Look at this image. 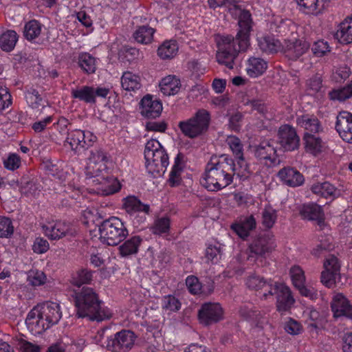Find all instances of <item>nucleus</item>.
Listing matches in <instances>:
<instances>
[{"instance_id":"8fccbe9b","label":"nucleus","mask_w":352,"mask_h":352,"mask_svg":"<svg viewBox=\"0 0 352 352\" xmlns=\"http://www.w3.org/2000/svg\"><path fill=\"white\" fill-rule=\"evenodd\" d=\"M292 21L288 19H283L282 17L275 16L270 22V30L281 35H285L288 31Z\"/></svg>"},{"instance_id":"13d9d810","label":"nucleus","mask_w":352,"mask_h":352,"mask_svg":"<svg viewBox=\"0 0 352 352\" xmlns=\"http://www.w3.org/2000/svg\"><path fill=\"white\" fill-rule=\"evenodd\" d=\"M14 232V226L10 219L0 216V238L10 237Z\"/></svg>"},{"instance_id":"f704fd0d","label":"nucleus","mask_w":352,"mask_h":352,"mask_svg":"<svg viewBox=\"0 0 352 352\" xmlns=\"http://www.w3.org/2000/svg\"><path fill=\"white\" fill-rule=\"evenodd\" d=\"M255 156L261 160H270L272 163H274L276 151L269 142H263L256 148Z\"/></svg>"},{"instance_id":"c85d7f7f","label":"nucleus","mask_w":352,"mask_h":352,"mask_svg":"<svg viewBox=\"0 0 352 352\" xmlns=\"http://www.w3.org/2000/svg\"><path fill=\"white\" fill-rule=\"evenodd\" d=\"M304 140L306 151L314 155L320 153L324 149V144L318 136L305 133Z\"/></svg>"},{"instance_id":"0eeeda50","label":"nucleus","mask_w":352,"mask_h":352,"mask_svg":"<svg viewBox=\"0 0 352 352\" xmlns=\"http://www.w3.org/2000/svg\"><path fill=\"white\" fill-rule=\"evenodd\" d=\"M100 239L108 245H117L129 234L124 222L118 217H112L102 222L99 226Z\"/></svg>"},{"instance_id":"58836bf2","label":"nucleus","mask_w":352,"mask_h":352,"mask_svg":"<svg viewBox=\"0 0 352 352\" xmlns=\"http://www.w3.org/2000/svg\"><path fill=\"white\" fill-rule=\"evenodd\" d=\"M311 191L325 198L334 197L337 193L336 188L328 182L316 183L311 186Z\"/></svg>"},{"instance_id":"69168bd1","label":"nucleus","mask_w":352,"mask_h":352,"mask_svg":"<svg viewBox=\"0 0 352 352\" xmlns=\"http://www.w3.org/2000/svg\"><path fill=\"white\" fill-rule=\"evenodd\" d=\"M164 147L162 146V144L159 142L158 140L156 139H151L148 140L146 145L144 148V158H147L149 153L150 155H152L153 153H156L157 152H159L160 151L164 150Z\"/></svg>"},{"instance_id":"603ef678","label":"nucleus","mask_w":352,"mask_h":352,"mask_svg":"<svg viewBox=\"0 0 352 352\" xmlns=\"http://www.w3.org/2000/svg\"><path fill=\"white\" fill-rule=\"evenodd\" d=\"M329 96L331 100L340 102L351 98L352 96V81L342 88L332 90L329 93Z\"/></svg>"},{"instance_id":"3c124183","label":"nucleus","mask_w":352,"mask_h":352,"mask_svg":"<svg viewBox=\"0 0 352 352\" xmlns=\"http://www.w3.org/2000/svg\"><path fill=\"white\" fill-rule=\"evenodd\" d=\"M107 161V153L101 148H94L90 150L89 155L87 158V162H90L91 165L106 164Z\"/></svg>"},{"instance_id":"393cba45","label":"nucleus","mask_w":352,"mask_h":352,"mask_svg":"<svg viewBox=\"0 0 352 352\" xmlns=\"http://www.w3.org/2000/svg\"><path fill=\"white\" fill-rule=\"evenodd\" d=\"M180 79L175 75H168L163 78L160 84V89L164 96L177 94L181 89Z\"/></svg>"},{"instance_id":"9b49d317","label":"nucleus","mask_w":352,"mask_h":352,"mask_svg":"<svg viewBox=\"0 0 352 352\" xmlns=\"http://www.w3.org/2000/svg\"><path fill=\"white\" fill-rule=\"evenodd\" d=\"M109 93L106 87H94L92 86H80L71 90L72 97L87 104L96 103V97L105 98Z\"/></svg>"},{"instance_id":"cd10ccee","label":"nucleus","mask_w":352,"mask_h":352,"mask_svg":"<svg viewBox=\"0 0 352 352\" xmlns=\"http://www.w3.org/2000/svg\"><path fill=\"white\" fill-rule=\"evenodd\" d=\"M267 68V62L258 57H251L247 64V74L252 78L262 75Z\"/></svg>"},{"instance_id":"f257e3e1","label":"nucleus","mask_w":352,"mask_h":352,"mask_svg":"<svg viewBox=\"0 0 352 352\" xmlns=\"http://www.w3.org/2000/svg\"><path fill=\"white\" fill-rule=\"evenodd\" d=\"M230 11L232 14L239 16V29L236 37L227 34H217L215 36V41L217 45V62L229 69H232L239 52L246 51L250 45V35L252 21L249 11L242 10L236 6H234Z\"/></svg>"},{"instance_id":"37998d69","label":"nucleus","mask_w":352,"mask_h":352,"mask_svg":"<svg viewBox=\"0 0 352 352\" xmlns=\"http://www.w3.org/2000/svg\"><path fill=\"white\" fill-rule=\"evenodd\" d=\"M181 307V301L173 295L164 296L162 299V309L168 314L178 311Z\"/></svg>"},{"instance_id":"b1692460","label":"nucleus","mask_w":352,"mask_h":352,"mask_svg":"<svg viewBox=\"0 0 352 352\" xmlns=\"http://www.w3.org/2000/svg\"><path fill=\"white\" fill-rule=\"evenodd\" d=\"M45 234L52 240L59 239L67 234H72V226L65 221H56L53 226H44Z\"/></svg>"},{"instance_id":"423d86ee","label":"nucleus","mask_w":352,"mask_h":352,"mask_svg":"<svg viewBox=\"0 0 352 352\" xmlns=\"http://www.w3.org/2000/svg\"><path fill=\"white\" fill-rule=\"evenodd\" d=\"M275 248L274 240L267 235H263L255 239L249 245L248 248L236 258L240 264L253 265L260 257L265 255Z\"/></svg>"},{"instance_id":"49530a36","label":"nucleus","mask_w":352,"mask_h":352,"mask_svg":"<svg viewBox=\"0 0 352 352\" xmlns=\"http://www.w3.org/2000/svg\"><path fill=\"white\" fill-rule=\"evenodd\" d=\"M235 159L236 160V164L233 162V177L236 175L242 180L248 179L250 175L251 172L244 157L241 156V157H237Z\"/></svg>"},{"instance_id":"c03bdc74","label":"nucleus","mask_w":352,"mask_h":352,"mask_svg":"<svg viewBox=\"0 0 352 352\" xmlns=\"http://www.w3.org/2000/svg\"><path fill=\"white\" fill-rule=\"evenodd\" d=\"M84 132L80 129H76L68 133L67 142L69 144L73 150L86 148L85 143L83 142Z\"/></svg>"},{"instance_id":"39448f33","label":"nucleus","mask_w":352,"mask_h":352,"mask_svg":"<svg viewBox=\"0 0 352 352\" xmlns=\"http://www.w3.org/2000/svg\"><path fill=\"white\" fill-rule=\"evenodd\" d=\"M85 174L87 184L95 187L98 193L111 195L121 188L117 178L108 173L106 164L91 165L86 162Z\"/></svg>"},{"instance_id":"ea45409f","label":"nucleus","mask_w":352,"mask_h":352,"mask_svg":"<svg viewBox=\"0 0 352 352\" xmlns=\"http://www.w3.org/2000/svg\"><path fill=\"white\" fill-rule=\"evenodd\" d=\"M78 65L87 74H93L96 70L97 60L89 53H81L78 56Z\"/></svg>"},{"instance_id":"72a5a7b5","label":"nucleus","mask_w":352,"mask_h":352,"mask_svg":"<svg viewBox=\"0 0 352 352\" xmlns=\"http://www.w3.org/2000/svg\"><path fill=\"white\" fill-rule=\"evenodd\" d=\"M182 160L183 157L181 154H178L175 158L174 164L168 179V184L171 187L177 186L181 183V173L183 170Z\"/></svg>"},{"instance_id":"a211bd4d","label":"nucleus","mask_w":352,"mask_h":352,"mask_svg":"<svg viewBox=\"0 0 352 352\" xmlns=\"http://www.w3.org/2000/svg\"><path fill=\"white\" fill-rule=\"evenodd\" d=\"M336 129L344 141L352 142V114L348 111L340 112L336 119Z\"/></svg>"},{"instance_id":"de8ad7c7","label":"nucleus","mask_w":352,"mask_h":352,"mask_svg":"<svg viewBox=\"0 0 352 352\" xmlns=\"http://www.w3.org/2000/svg\"><path fill=\"white\" fill-rule=\"evenodd\" d=\"M42 30V25L36 20H31L24 27L23 34L26 39L32 41L38 37Z\"/></svg>"},{"instance_id":"c9c22d12","label":"nucleus","mask_w":352,"mask_h":352,"mask_svg":"<svg viewBox=\"0 0 352 352\" xmlns=\"http://www.w3.org/2000/svg\"><path fill=\"white\" fill-rule=\"evenodd\" d=\"M297 124L306 131L305 133H318L321 130L319 120L313 116L304 115L297 118Z\"/></svg>"},{"instance_id":"09e8293b","label":"nucleus","mask_w":352,"mask_h":352,"mask_svg":"<svg viewBox=\"0 0 352 352\" xmlns=\"http://www.w3.org/2000/svg\"><path fill=\"white\" fill-rule=\"evenodd\" d=\"M92 280V272L87 269L76 271L72 276L71 283L80 287L84 284H89Z\"/></svg>"},{"instance_id":"052dcab7","label":"nucleus","mask_w":352,"mask_h":352,"mask_svg":"<svg viewBox=\"0 0 352 352\" xmlns=\"http://www.w3.org/2000/svg\"><path fill=\"white\" fill-rule=\"evenodd\" d=\"M313 54L318 57H322L330 52L329 43L324 40H318L311 47Z\"/></svg>"},{"instance_id":"e433bc0d","label":"nucleus","mask_w":352,"mask_h":352,"mask_svg":"<svg viewBox=\"0 0 352 352\" xmlns=\"http://www.w3.org/2000/svg\"><path fill=\"white\" fill-rule=\"evenodd\" d=\"M121 85L124 89L135 91L141 87L140 77L131 72H126L121 78Z\"/></svg>"},{"instance_id":"9d476101","label":"nucleus","mask_w":352,"mask_h":352,"mask_svg":"<svg viewBox=\"0 0 352 352\" xmlns=\"http://www.w3.org/2000/svg\"><path fill=\"white\" fill-rule=\"evenodd\" d=\"M224 311L219 302L204 303L198 311V318L201 324L208 326L223 319Z\"/></svg>"},{"instance_id":"6e6552de","label":"nucleus","mask_w":352,"mask_h":352,"mask_svg":"<svg viewBox=\"0 0 352 352\" xmlns=\"http://www.w3.org/2000/svg\"><path fill=\"white\" fill-rule=\"evenodd\" d=\"M210 115L206 109L198 110L193 116L180 121L178 127L189 138H196L204 135L208 129Z\"/></svg>"},{"instance_id":"7c9ffc66","label":"nucleus","mask_w":352,"mask_h":352,"mask_svg":"<svg viewBox=\"0 0 352 352\" xmlns=\"http://www.w3.org/2000/svg\"><path fill=\"white\" fill-rule=\"evenodd\" d=\"M123 208L130 214L136 212L148 213L149 206L143 204L135 196L130 195L123 199Z\"/></svg>"},{"instance_id":"0e129e2a","label":"nucleus","mask_w":352,"mask_h":352,"mask_svg":"<svg viewBox=\"0 0 352 352\" xmlns=\"http://www.w3.org/2000/svg\"><path fill=\"white\" fill-rule=\"evenodd\" d=\"M284 329L287 333L295 336L302 332V327L297 320L289 318L285 322Z\"/></svg>"},{"instance_id":"dca6fc26","label":"nucleus","mask_w":352,"mask_h":352,"mask_svg":"<svg viewBox=\"0 0 352 352\" xmlns=\"http://www.w3.org/2000/svg\"><path fill=\"white\" fill-rule=\"evenodd\" d=\"M278 140L280 146L286 151H294L299 146L300 138L296 129L289 124L279 128Z\"/></svg>"},{"instance_id":"6ab92c4d","label":"nucleus","mask_w":352,"mask_h":352,"mask_svg":"<svg viewBox=\"0 0 352 352\" xmlns=\"http://www.w3.org/2000/svg\"><path fill=\"white\" fill-rule=\"evenodd\" d=\"M162 104L160 101L146 95L140 101V113L147 118H155L161 114Z\"/></svg>"},{"instance_id":"680f3d73","label":"nucleus","mask_w":352,"mask_h":352,"mask_svg":"<svg viewBox=\"0 0 352 352\" xmlns=\"http://www.w3.org/2000/svg\"><path fill=\"white\" fill-rule=\"evenodd\" d=\"M221 257V251L219 246L209 245L206 250V258L212 263H217Z\"/></svg>"},{"instance_id":"a18cd8bd","label":"nucleus","mask_w":352,"mask_h":352,"mask_svg":"<svg viewBox=\"0 0 352 352\" xmlns=\"http://www.w3.org/2000/svg\"><path fill=\"white\" fill-rule=\"evenodd\" d=\"M18 41V35L14 30H8L0 37V47L6 52L12 50Z\"/></svg>"},{"instance_id":"f8f14e48","label":"nucleus","mask_w":352,"mask_h":352,"mask_svg":"<svg viewBox=\"0 0 352 352\" xmlns=\"http://www.w3.org/2000/svg\"><path fill=\"white\" fill-rule=\"evenodd\" d=\"M276 295V307L279 312H285L291 309L295 302L289 287L283 283L275 282L272 289V297Z\"/></svg>"},{"instance_id":"473e14b6","label":"nucleus","mask_w":352,"mask_h":352,"mask_svg":"<svg viewBox=\"0 0 352 352\" xmlns=\"http://www.w3.org/2000/svg\"><path fill=\"white\" fill-rule=\"evenodd\" d=\"M239 313L244 318L253 320L255 322L256 327L258 328L263 329L264 325L267 324V318L261 316L259 312L253 310L252 308L249 306L241 307Z\"/></svg>"},{"instance_id":"4468645a","label":"nucleus","mask_w":352,"mask_h":352,"mask_svg":"<svg viewBox=\"0 0 352 352\" xmlns=\"http://www.w3.org/2000/svg\"><path fill=\"white\" fill-rule=\"evenodd\" d=\"M145 160L147 171L154 176L164 173L169 164L168 155L165 149L153 153L152 155L149 154Z\"/></svg>"},{"instance_id":"5fc2aeb1","label":"nucleus","mask_w":352,"mask_h":352,"mask_svg":"<svg viewBox=\"0 0 352 352\" xmlns=\"http://www.w3.org/2000/svg\"><path fill=\"white\" fill-rule=\"evenodd\" d=\"M170 229V220L167 217L157 219L151 228L154 234H162L167 233Z\"/></svg>"},{"instance_id":"7ed1b4c3","label":"nucleus","mask_w":352,"mask_h":352,"mask_svg":"<svg viewBox=\"0 0 352 352\" xmlns=\"http://www.w3.org/2000/svg\"><path fill=\"white\" fill-rule=\"evenodd\" d=\"M74 303L79 318H88L91 321L102 322L112 316L111 310L102 305L92 288L83 287L75 292Z\"/></svg>"},{"instance_id":"e2e57ef3","label":"nucleus","mask_w":352,"mask_h":352,"mask_svg":"<svg viewBox=\"0 0 352 352\" xmlns=\"http://www.w3.org/2000/svg\"><path fill=\"white\" fill-rule=\"evenodd\" d=\"M4 167L10 170H14L21 165L20 157L16 153H10L7 157L3 160Z\"/></svg>"},{"instance_id":"a878e982","label":"nucleus","mask_w":352,"mask_h":352,"mask_svg":"<svg viewBox=\"0 0 352 352\" xmlns=\"http://www.w3.org/2000/svg\"><path fill=\"white\" fill-rule=\"evenodd\" d=\"M142 239L139 236H133L118 247L119 254L122 257H129L138 252Z\"/></svg>"},{"instance_id":"bb28decb","label":"nucleus","mask_w":352,"mask_h":352,"mask_svg":"<svg viewBox=\"0 0 352 352\" xmlns=\"http://www.w3.org/2000/svg\"><path fill=\"white\" fill-rule=\"evenodd\" d=\"M300 10L305 14H316L322 9L330 0H295Z\"/></svg>"},{"instance_id":"bf43d9fd","label":"nucleus","mask_w":352,"mask_h":352,"mask_svg":"<svg viewBox=\"0 0 352 352\" xmlns=\"http://www.w3.org/2000/svg\"><path fill=\"white\" fill-rule=\"evenodd\" d=\"M28 280L33 286H40L45 283L46 276L42 271L32 270L28 273Z\"/></svg>"},{"instance_id":"5701e85b","label":"nucleus","mask_w":352,"mask_h":352,"mask_svg":"<svg viewBox=\"0 0 352 352\" xmlns=\"http://www.w3.org/2000/svg\"><path fill=\"white\" fill-rule=\"evenodd\" d=\"M334 38L342 45L352 43V14L338 25Z\"/></svg>"},{"instance_id":"a19ab883","label":"nucleus","mask_w":352,"mask_h":352,"mask_svg":"<svg viewBox=\"0 0 352 352\" xmlns=\"http://www.w3.org/2000/svg\"><path fill=\"white\" fill-rule=\"evenodd\" d=\"M155 30L147 25H142L137 28L133 34L135 40L142 44H148L153 41Z\"/></svg>"},{"instance_id":"4c0bfd02","label":"nucleus","mask_w":352,"mask_h":352,"mask_svg":"<svg viewBox=\"0 0 352 352\" xmlns=\"http://www.w3.org/2000/svg\"><path fill=\"white\" fill-rule=\"evenodd\" d=\"M178 45L175 41H164L157 49V55L163 60L171 59L175 56Z\"/></svg>"},{"instance_id":"20e7f679","label":"nucleus","mask_w":352,"mask_h":352,"mask_svg":"<svg viewBox=\"0 0 352 352\" xmlns=\"http://www.w3.org/2000/svg\"><path fill=\"white\" fill-rule=\"evenodd\" d=\"M61 318L60 305L48 301L34 307L28 314L25 324L33 334H41L56 324Z\"/></svg>"},{"instance_id":"2eb2a0df","label":"nucleus","mask_w":352,"mask_h":352,"mask_svg":"<svg viewBox=\"0 0 352 352\" xmlns=\"http://www.w3.org/2000/svg\"><path fill=\"white\" fill-rule=\"evenodd\" d=\"M275 282L271 279L265 280L260 276L252 274L247 278L245 284L249 289L258 292L262 298L267 300L272 297V289Z\"/></svg>"},{"instance_id":"f3484780","label":"nucleus","mask_w":352,"mask_h":352,"mask_svg":"<svg viewBox=\"0 0 352 352\" xmlns=\"http://www.w3.org/2000/svg\"><path fill=\"white\" fill-rule=\"evenodd\" d=\"M324 270L321 273V281L328 287H332L340 277V265L338 258L331 255L324 263Z\"/></svg>"},{"instance_id":"6e6d98bb","label":"nucleus","mask_w":352,"mask_h":352,"mask_svg":"<svg viewBox=\"0 0 352 352\" xmlns=\"http://www.w3.org/2000/svg\"><path fill=\"white\" fill-rule=\"evenodd\" d=\"M25 98L28 104L32 109L38 108L42 102L38 91L34 88H30L25 91Z\"/></svg>"},{"instance_id":"ddd939ff","label":"nucleus","mask_w":352,"mask_h":352,"mask_svg":"<svg viewBox=\"0 0 352 352\" xmlns=\"http://www.w3.org/2000/svg\"><path fill=\"white\" fill-rule=\"evenodd\" d=\"M310 44L305 40L298 39L295 35L284 39L282 51L286 56L293 60H296L303 55L309 48Z\"/></svg>"},{"instance_id":"338daca9","label":"nucleus","mask_w":352,"mask_h":352,"mask_svg":"<svg viewBox=\"0 0 352 352\" xmlns=\"http://www.w3.org/2000/svg\"><path fill=\"white\" fill-rule=\"evenodd\" d=\"M12 104V96L7 88H0V114Z\"/></svg>"},{"instance_id":"f03ea898","label":"nucleus","mask_w":352,"mask_h":352,"mask_svg":"<svg viewBox=\"0 0 352 352\" xmlns=\"http://www.w3.org/2000/svg\"><path fill=\"white\" fill-rule=\"evenodd\" d=\"M233 160L228 155L212 158L200 180L201 186L212 192L225 188L233 182Z\"/></svg>"},{"instance_id":"864d4df0","label":"nucleus","mask_w":352,"mask_h":352,"mask_svg":"<svg viewBox=\"0 0 352 352\" xmlns=\"http://www.w3.org/2000/svg\"><path fill=\"white\" fill-rule=\"evenodd\" d=\"M235 158L243 156V146L239 138L234 135H229L226 140Z\"/></svg>"},{"instance_id":"aec40b11","label":"nucleus","mask_w":352,"mask_h":352,"mask_svg":"<svg viewBox=\"0 0 352 352\" xmlns=\"http://www.w3.org/2000/svg\"><path fill=\"white\" fill-rule=\"evenodd\" d=\"M256 219L253 215L243 217L233 223L230 228L240 238L245 239L256 228Z\"/></svg>"},{"instance_id":"79ce46f5","label":"nucleus","mask_w":352,"mask_h":352,"mask_svg":"<svg viewBox=\"0 0 352 352\" xmlns=\"http://www.w3.org/2000/svg\"><path fill=\"white\" fill-rule=\"evenodd\" d=\"M277 211L270 205L265 206L261 212V223L267 229L272 228L277 220Z\"/></svg>"},{"instance_id":"774afa93","label":"nucleus","mask_w":352,"mask_h":352,"mask_svg":"<svg viewBox=\"0 0 352 352\" xmlns=\"http://www.w3.org/2000/svg\"><path fill=\"white\" fill-rule=\"evenodd\" d=\"M186 285L192 294H199L201 291V285L195 276H188L186 279Z\"/></svg>"},{"instance_id":"4be33fe9","label":"nucleus","mask_w":352,"mask_h":352,"mask_svg":"<svg viewBox=\"0 0 352 352\" xmlns=\"http://www.w3.org/2000/svg\"><path fill=\"white\" fill-rule=\"evenodd\" d=\"M277 176L283 183L292 187L299 186L304 182L302 175L296 169L289 166L280 169Z\"/></svg>"},{"instance_id":"1a4fd4ad","label":"nucleus","mask_w":352,"mask_h":352,"mask_svg":"<svg viewBox=\"0 0 352 352\" xmlns=\"http://www.w3.org/2000/svg\"><path fill=\"white\" fill-rule=\"evenodd\" d=\"M135 334L130 330H122L108 338L107 347L111 352H128L133 347Z\"/></svg>"},{"instance_id":"2f4dec72","label":"nucleus","mask_w":352,"mask_h":352,"mask_svg":"<svg viewBox=\"0 0 352 352\" xmlns=\"http://www.w3.org/2000/svg\"><path fill=\"white\" fill-rule=\"evenodd\" d=\"M257 41L259 49L263 52L272 54L282 50L283 43L274 37L261 36Z\"/></svg>"},{"instance_id":"c756f323","label":"nucleus","mask_w":352,"mask_h":352,"mask_svg":"<svg viewBox=\"0 0 352 352\" xmlns=\"http://www.w3.org/2000/svg\"><path fill=\"white\" fill-rule=\"evenodd\" d=\"M300 213L303 218L309 220L320 221L324 215L321 206L314 203L303 204L300 207Z\"/></svg>"},{"instance_id":"412c9836","label":"nucleus","mask_w":352,"mask_h":352,"mask_svg":"<svg viewBox=\"0 0 352 352\" xmlns=\"http://www.w3.org/2000/svg\"><path fill=\"white\" fill-rule=\"evenodd\" d=\"M331 309L334 317L352 318V305L342 294H336L331 302Z\"/></svg>"},{"instance_id":"4d7b16f0","label":"nucleus","mask_w":352,"mask_h":352,"mask_svg":"<svg viewBox=\"0 0 352 352\" xmlns=\"http://www.w3.org/2000/svg\"><path fill=\"white\" fill-rule=\"evenodd\" d=\"M290 276L296 288L305 284V276L303 270L299 266H294L290 269Z\"/></svg>"}]
</instances>
